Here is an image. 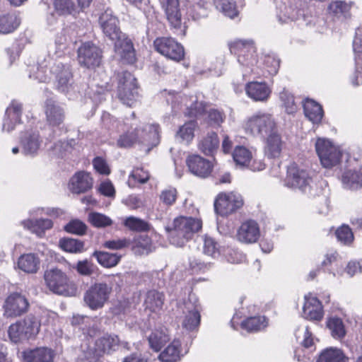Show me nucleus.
Instances as JSON below:
<instances>
[{"label": "nucleus", "mask_w": 362, "mask_h": 362, "mask_svg": "<svg viewBox=\"0 0 362 362\" xmlns=\"http://www.w3.org/2000/svg\"><path fill=\"white\" fill-rule=\"evenodd\" d=\"M53 4L60 15L71 14L75 11L74 4L71 0H53Z\"/></svg>", "instance_id": "nucleus-58"}, {"label": "nucleus", "mask_w": 362, "mask_h": 362, "mask_svg": "<svg viewBox=\"0 0 362 362\" xmlns=\"http://www.w3.org/2000/svg\"><path fill=\"white\" fill-rule=\"evenodd\" d=\"M137 142L151 147L157 146L159 143V126L147 124L135 128L134 131L128 130L119 136L117 144L119 148H129Z\"/></svg>", "instance_id": "nucleus-3"}, {"label": "nucleus", "mask_w": 362, "mask_h": 362, "mask_svg": "<svg viewBox=\"0 0 362 362\" xmlns=\"http://www.w3.org/2000/svg\"><path fill=\"white\" fill-rule=\"evenodd\" d=\"M149 173L142 168H134L130 174L127 183L131 187H134L137 183L144 184L149 180Z\"/></svg>", "instance_id": "nucleus-50"}, {"label": "nucleus", "mask_w": 362, "mask_h": 362, "mask_svg": "<svg viewBox=\"0 0 362 362\" xmlns=\"http://www.w3.org/2000/svg\"><path fill=\"white\" fill-rule=\"evenodd\" d=\"M209 122L211 125L219 126L225 119V115L216 109H211L208 111Z\"/></svg>", "instance_id": "nucleus-64"}, {"label": "nucleus", "mask_w": 362, "mask_h": 362, "mask_svg": "<svg viewBox=\"0 0 362 362\" xmlns=\"http://www.w3.org/2000/svg\"><path fill=\"white\" fill-rule=\"evenodd\" d=\"M20 25V20L14 14L0 16V33L7 34L13 32Z\"/></svg>", "instance_id": "nucleus-44"}, {"label": "nucleus", "mask_w": 362, "mask_h": 362, "mask_svg": "<svg viewBox=\"0 0 362 362\" xmlns=\"http://www.w3.org/2000/svg\"><path fill=\"white\" fill-rule=\"evenodd\" d=\"M353 49L355 54V60L358 64L362 61V28H358L353 42Z\"/></svg>", "instance_id": "nucleus-60"}, {"label": "nucleus", "mask_w": 362, "mask_h": 362, "mask_svg": "<svg viewBox=\"0 0 362 362\" xmlns=\"http://www.w3.org/2000/svg\"><path fill=\"white\" fill-rule=\"evenodd\" d=\"M303 316L310 320L320 321L323 317V310L320 301L316 298L305 296V303L303 308Z\"/></svg>", "instance_id": "nucleus-24"}, {"label": "nucleus", "mask_w": 362, "mask_h": 362, "mask_svg": "<svg viewBox=\"0 0 362 362\" xmlns=\"http://www.w3.org/2000/svg\"><path fill=\"white\" fill-rule=\"evenodd\" d=\"M42 142V139L37 131H28L21 139L23 153L29 156H35L37 153Z\"/></svg>", "instance_id": "nucleus-25"}, {"label": "nucleus", "mask_w": 362, "mask_h": 362, "mask_svg": "<svg viewBox=\"0 0 362 362\" xmlns=\"http://www.w3.org/2000/svg\"><path fill=\"white\" fill-rule=\"evenodd\" d=\"M64 228L67 233L82 235L86 233L87 227L81 221L74 219L69 221Z\"/></svg>", "instance_id": "nucleus-56"}, {"label": "nucleus", "mask_w": 362, "mask_h": 362, "mask_svg": "<svg viewBox=\"0 0 362 362\" xmlns=\"http://www.w3.org/2000/svg\"><path fill=\"white\" fill-rule=\"evenodd\" d=\"M305 117L313 124H319L323 117L322 106L313 100L307 99L303 104Z\"/></svg>", "instance_id": "nucleus-34"}, {"label": "nucleus", "mask_w": 362, "mask_h": 362, "mask_svg": "<svg viewBox=\"0 0 362 362\" xmlns=\"http://www.w3.org/2000/svg\"><path fill=\"white\" fill-rule=\"evenodd\" d=\"M219 145V139L215 132L209 133L199 144V148L206 156L212 155Z\"/></svg>", "instance_id": "nucleus-39"}, {"label": "nucleus", "mask_w": 362, "mask_h": 362, "mask_svg": "<svg viewBox=\"0 0 362 362\" xmlns=\"http://www.w3.org/2000/svg\"><path fill=\"white\" fill-rule=\"evenodd\" d=\"M22 356L25 362H52L54 351L50 348L42 346L25 350Z\"/></svg>", "instance_id": "nucleus-26"}, {"label": "nucleus", "mask_w": 362, "mask_h": 362, "mask_svg": "<svg viewBox=\"0 0 362 362\" xmlns=\"http://www.w3.org/2000/svg\"><path fill=\"white\" fill-rule=\"evenodd\" d=\"M98 350L103 353L109 354L115 351L119 346V339L116 335H105L98 339L95 342Z\"/></svg>", "instance_id": "nucleus-43"}, {"label": "nucleus", "mask_w": 362, "mask_h": 362, "mask_svg": "<svg viewBox=\"0 0 362 362\" xmlns=\"http://www.w3.org/2000/svg\"><path fill=\"white\" fill-rule=\"evenodd\" d=\"M182 356L181 341L174 339L160 352L158 358L161 362H178Z\"/></svg>", "instance_id": "nucleus-31"}, {"label": "nucleus", "mask_w": 362, "mask_h": 362, "mask_svg": "<svg viewBox=\"0 0 362 362\" xmlns=\"http://www.w3.org/2000/svg\"><path fill=\"white\" fill-rule=\"evenodd\" d=\"M216 8L226 16L233 18L238 15L235 2L233 0H213Z\"/></svg>", "instance_id": "nucleus-45"}, {"label": "nucleus", "mask_w": 362, "mask_h": 362, "mask_svg": "<svg viewBox=\"0 0 362 362\" xmlns=\"http://www.w3.org/2000/svg\"><path fill=\"white\" fill-rule=\"evenodd\" d=\"M112 291L111 284L106 282L94 283L84 292V304L91 310H100L108 302Z\"/></svg>", "instance_id": "nucleus-7"}, {"label": "nucleus", "mask_w": 362, "mask_h": 362, "mask_svg": "<svg viewBox=\"0 0 362 362\" xmlns=\"http://www.w3.org/2000/svg\"><path fill=\"white\" fill-rule=\"evenodd\" d=\"M279 98L288 114H293L297 110L294 97L288 90L284 89L279 93Z\"/></svg>", "instance_id": "nucleus-54"}, {"label": "nucleus", "mask_w": 362, "mask_h": 362, "mask_svg": "<svg viewBox=\"0 0 362 362\" xmlns=\"http://www.w3.org/2000/svg\"><path fill=\"white\" fill-rule=\"evenodd\" d=\"M230 50L237 55L238 62L243 67L245 74L253 73L261 75L258 71L257 55L252 41L236 40L230 44ZM262 75L266 76L264 72Z\"/></svg>", "instance_id": "nucleus-4"}, {"label": "nucleus", "mask_w": 362, "mask_h": 362, "mask_svg": "<svg viewBox=\"0 0 362 362\" xmlns=\"http://www.w3.org/2000/svg\"><path fill=\"white\" fill-rule=\"evenodd\" d=\"M40 259L33 253L22 255L18 260V268L25 273L34 274L40 268Z\"/></svg>", "instance_id": "nucleus-36"}, {"label": "nucleus", "mask_w": 362, "mask_h": 362, "mask_svg": "<svg viewBox=\"0 0 362 362\" xmlns=\"http://www.w3.org/2000/svg\"><path fill=\"white\" fill-rule=\"evenodd\" d=\"M59 246L66 252L78 253L83 250L84 244L82 241L76 239L63 238L59 240Z\"/></svg>", "instance_id": "nucleus-48"}, {"label": "nucleus", "mask_w": 362, "mask_h": 362, "mask_svg": "<svg viewBox=\"0 0 362 362\" xmlns=\"http://www.w3.org/2000/svg\"><path fill=\"white\" fill-rule=\"evenodd\" d=\"M259 235V225L253 220H247L242 223L236 235L240 242L247 244L256 243Z\"/></svg>", "instance_id": "nucleus-20"}, {"label": "nucleus", "mask_w": 362, "mask_h": 362, "mask_svg": "<svg viewBox=\"0 0 362 362\" xmlns=\"http://www.w3.org/2000/svg\"><path fill=\"white\" fill-rule=\"evenodd\" d=\"M169 341L170 337L168 332L164 330L156 329L148 337L150 346L155 351H159Z\"/></svg>", "instance_id": "nucleus-42"}, {"label": "nucleus", "mask_w": 362, "mask_h": 362, "mask_svg": "<svg viewBox=\"0 0 362 362\" xmlns=\"http://www.w3.org/2000/svg\"><path fill=\"white\" fill-rule=\"evenodd\" d=\"M93 186V180L89 173L78 172L70 180L69 189L75 194L84 193Z\"/></svg>", "instance_id": "nucleus-29"}, {"label": "nucleus", "mask_w": 362, "mask_h": 362, "mask_svg": "<svg viewBox=\"0 0 362 362\" xmlns=\"http://www.w3.org/2000/svg\"><path fill=\"white\" fill-rule=\"evenodd\" d=\"M165 300V296L163 293L156 290H151L146 293L144 300V306L146 310L152 313H157L162 310Z\"/></svg>", "instance_id": "nucleus-35"}, {"label": "nucleus", "mask_w": 362, "mask_h": 362, "mask_svg": "<svg viewBox=\"0 0 362 362\" xmlns=\"http://www.w3.org/2000/svg\"><path fill=\"white\" fill-rule=\"evenodd\" d=\"M268 325L264 316L250 317L241 323V327L249 332H258L265 328Z\"/></svg>", "instance_id": "nucleus-40"}, {"label": "nucleus", "mask_w": 362, "mask_h": 362, "mask_svg": "<svg viewBox=\"0 0 362 362\" xmlns=\"http://www.w3.org/2000/svg\"><path fill=\"white\" fill-rule=\"evenodd\" d=\"M327 327L334 338H342L345 335V329L342 320L338 317L330 318Z\"/></svg>", "instance_id": "nucleus-53"}, {"label": "nucleus", "mask_w": 362, "mask_h": 362, "mask_svg": "<svg viewBox=\"0 0 362 362\" xmlns=\"http://www.w3.org/2000/svg\"><path fill=\"white\" fill-rule=\"evenodd\" d=\"M22 105L16 101H13L6 108L3 119L2 131L11 132L16 126L21 123L22 115Z\"/></svg>", "instance_id": "nucleus-21"}, {"label": "nucleus", "mask_w": 362, "mask_h": 362, "mask_svg": "<svg viewBox=\"0 0 362 362\" xmlns=\"http://www.w3.org/2000/svg\"><path fill=\"white\" fill-rule=\"evenodd\" d=\"M130 244L131 240L122 238L105 241L103 245L105 247L110 250H121L129 247Z\"/></svg>", "instance_id": "nucleus-63"}, {"label": "nucleus", "mask_w": 362, "mask_h": 362, "mask_svg": "<svg viewBox=\"0 0 362 362\" xmlns=\"http://www.w3.org/2000/svg\"><path fill=\"white\" fill-rule=\"evenodd\" d=\"M46 119L48 124L52 128H57L61 134L64 131L65 113L62 107L52 100H47L45 109Z\"/></svg>", "instance_id": "nucleus-18"}, {"label": "nucleus", "mask_w": 362, "mask_h": 362, "mask_svg": "<svg viewBox=\"0 0 362 362\" xmlns=\"http://www.w3.org/2000/svg\"><path fill=\"white\" fill-rule=\"evenodd\" d=\"M338 241L344 245H349L354 240V235L348 226L339 227L335 232Z\"/></svg>", "instance_id": "nucleus-57"}, {"label": "nucleus", "mask_w": 362, "mask_h": 362, "mask_svg": "<svg viewBox=\"0 0 362 362\" xmlns=\"http://www.w3.org/2000/svg\"><path fill=\"white\" fill-rule=\"evenodd\" d=\"M88 219L91 225L96 228H104L112 223L110 217L98 212H90Z\"/></svg>", "instance_id": "nucleus-52"}, {"label": "nucleus", "mask_w": 362, "mask_h": 362, "mask_svg": "<svg viewBox=\"0 0 362 362\" xmlns=\"http://www.w3.org/2000/svg\"><path fill=\"white\" fill-rule=\"evenodd\" d=\"M186 163L189 171L193 175L202 178L207 177L212 172L214 167L210 160L199 155L188 156Z\"/></svg>", "instance_id": "nucleus-17"}, {"label": "nucleus", "mask_w": 362, "mask_h": 362, "mask_svg": "<svg viewBox=\"0 0 362 362\" xmlns=\"http://www.w3.org/2000/svg\"><path fill=\"white\" fill-rule=\"evenodd\" d=\"M263 65L268 75L274 76L279 71L280 59L274 53H268L264 55Z\"/></svg>", "instance_id": "nucleus-47"}, {"label": "nucleus", "mask_w": 362, "mask_h": 362, "mask_svg": "<svg viewBox=\"0 0 362 362\" xmlns=\"http://www.w3.org/2000/svg\"><path fill=\"white\" fill-rule=\"evenodd\" d=\"M8 334L10 340L15 344L27 340L23 329L18 321L9 326Z\"/></svg>", "instance_id": "nucleus-51"}, {"label": "nucleus", "mask_w": 362, "mask_h": 362, "mask_svg": "<svg viewBox=\"0 0 362 362\" xmlns=\"http://www.w3.org/2000/svg\"><path fill=\"white\" fill-rule=\"evenodd\" d=\"M203 240V250L204 254L209 256L214 257L216 254L218 253L217 243L212 238L208 235H204Z\"/></svg>", "instance_id": "nucleus-61"}, {"label": "nucleus", "mask_w": 362, "mask_h": 362, "mask_svg": "<svg viewBox=\"0 0 362 362\" xmlns=\"http://www.w3.org/2000/svg\"><path fill=\"white\" fill-rule=\"evenodd\" d=\"M115 50L121 60L127 64H134L136 62L135 50L132 41L126 37H120L119 40L113 41Z\"/></svg>", "instance_id": "nucleus-23"}, {"label": "nucleus", "mask_w": 362, "mask_h": 362, "mask_svg": "<svg viewBox=\"0 0 362 362\" xmlns=\"http://www.w3.org/2000/svg\"><path fill=\"white\" fill-rule=\"evenodd\" d=\"M44 279L47 288L54 293L65 296H74L76 294V285L69 280L65 272L58 268L46 270Z\"/></svg>", "instance_id": "nucleus-6"}, {"label": "nucleus", "mask_w": 362, "mask_h": 362, "mask_svg": "<svg viewBox=\"0 0 362 362\" xmlns=\"http://www.w3.org/2000/svg\"><path fill=\"white\" fill-rule=\"evenodd\" d=\"M73 268L83 276H89L94 272L93 264L88 259L78 261Z\"/></svg>", "instance_id": "nucleus-62"}, {"label": "nucleus", "mask_w": 362, "mask_h": 362, "mask_svg": "<svg viewBox=\"0 0 362 362\" xmlns=\"http://www.w3.org/2000/svg\"><path fill=\"white\" fill-rule=\"evenodd\" d=\"M168 21L175 28L182 25V13L179 0H159Z\"/></svg>", "instance_id": "nucleus-19"}, {"label": "nucleus", "mask_w": 362, "mask_h": 362, "mask_svg": "<svg viewBox=\"0 0 362 362\" xmlns=\"http://www.w3.org/2000/svg\"><path fill=\"white\" fill-rule=\"evenodd\" d=\"M344 188L357 189L362 187V168L346 170L341 177Z\"/></svg>", "instance_id": "nucleus-33"}, {"label": "nucleus", "mask_w": 362, "mask_h": 362, "mask_svg": "<svg viewBox=\"0 0 362 362\" xmlns=\"http://www.w3.org/2000/svg\"><path fill=\"white\" fill-rule=\"evenodd\" d=\"M317 362H349V360L341 349L330 347L321 352Z\"/></svg>", "instance_id": "nucleus-37"}, {"label": "nucleus", "mask_w": 362, "mask_h": 362, "mask_svg": "<svg viewBox=\"0 0 362 362\" xmlns=\"http://www.w3.org/2000/svg\"><path fill=\"white\" fill-rule=\"evenodd\" d=\"M351 4L344 1H332L327 7L328 15L333 21H344L351 16Z\"/></svg>", "instance_id": "nucleus-28"}, {"label": "nucleus", "mask_w": 362, "mask_h": 362, "mask_svg": "<svg viewBox=\"0 0 362 362\" xmlns=\"http://www.w3.org/2000/svg\"><path fill=\"white\" fill-rule=\"evenodd\" d=\"M99 24L104 35L110 40H119L122 33L119 27V21L111 10H106L99 17Z\"/></svg>", "instance_id": "nucleus-16"}, {"label": "nucleus", "mask_w": 362, "mask_h": 362, "mask_svg": "<svg viewBox=\"0 0 362 362\" xmlns=\"http://www.w3.org/2000/svg\"><path fill=\"white\" fill-rule=\"evenodd\" d=\"M196 127V123L194 121H189L185 123L179 129L177 136L180 137L182 141L187 143L191 141L194 138V131Z\"/></svg>", "instance_id": "nucleus-55"}, {"label": "nucleus", "mask_w": 362, "mask_h": 362, "mask_svg": "<svg viewBox=\"0 0 362 362\" xmlns=\"http://www.w3.org/2000/svg\"><path fill=\"white\" fill-rule=\"evenodd\" d=\"M117 96L127 106H132L139 99L138 87L134 76L129 71L118 74Z\"/></svg>", "instance_id": "nucleus-8"}, {"label": "nucleus", "mask_w": 362, "mask_h": 362, "mask_svg": "<svg viewBox=\"0 0 362 362\" xmlns=\"http://www.w3.org/2000/svg\"><path fill=\"white\" fill-rule=\"evenodd\" d=\"M29 303L27 298L19 293H13L5 300L4 315L6 317H16L27 312Z\"/></svg>", "instance_id": "nucleus-15"}, {"label": "nucleus", "mask_w": 362, "mask_h": 362, "mask_svg": "<svg viewBox=\"0 0 362 362\" xmlns=\"http://www.w3.org/2000/svg\"><path fill=\"white\" fill-rule=\"evenodd\" d=\"M285 185L291 188L298 189L309 197H315L322 192V182L318 185L309 173L299 168L296 164L288 167Z\"/></svg>", "instance_id": "nucleus-2"}, {"label": "nucleus", "mask_w": 362, "mask_h": 362, "mask_svg": "<svg viewBox=\"0 0 362 362\" xmlns=\"http://www.w3.org/2000/svg\"><path fill=\"white\" fill-rule=\"evenodd\" d=\"M132 250L136 255H148L154 250L151 239L147 235H139L131 240Z\"/></svg>", "instance_id": "nucleus-32"}, {"label": "nucleus", "mask_w": 362, "mask_h": 362, "mask_svg": "<svg viewBox=\"0 0 362 362\" xmlns=\"http://www.w3.org/2000/svg\"><path fill=\"white\" fill-rule=\"evenodd\" d=\"M264 153L269 158H279L281 155L283 141L278 129L266 136Z\"/></svg>", "instance_id": "nucleus-30"}, {"label": "nucleus", "mask_w": 362, "mask_h": 362, "mask_svg": "<svg viewBox=\"0 0 362 362\" xmlns=\"http://www.w3.org/2000/svg\"><path fill=\"white\" fill-rule=\"evenodd\" d=\"M179 310L183 315L182 325L187 330H194L200 323L201 305L197 296L194 293H189L187 300H185L179 304Z\"/></svg>", "instance_id": "nucleus-9"}, {"label": "nucleus", "mask_w": 362, "mask_h": 362, "mask_svg": "<svg viewBox=\"0 0 362 362\" xmlns=\"http://www.w3.org/2000/svg\"><path fill=\"white\" fill-rule=\"evenodd\" d=\"M233 158L237 165L243 167L249 165L252 155L251 151L245 146H238L234 149Z\"/></svg>", "instance_id": "nucleus-46"}, {"label": "nucleus", "mask_w": 362, "mask_h": 362, "mask_svg": "<svg viewBox=\"0 0 362 362\" xmlns=\"http://www.w3.org/2000/svg\"><path fill=\"white\" fill-rule=\"evenodd\" d=\"M177 196V189L169 187L161 191L159 198L160 202L165 206H172L175 204Z\"/></svg>", "instance_id": "nucleus-59"}, {"label": "nucleus", "mask_w": 362, "mask_h": 362, "mask_svg": "<svg viewBox=\"0 0 362 362\" xmlns=\"http://www.w3.org/2000/svg\"><path fill=\"white\" fill-rule=\"evenodd\" d=\"M23 226L36 235L38 238H43L47 230L53 228L54 223L50 218L27 219L21 222Z\"/></svg>", "instance_id": "nucleus-27"}, {"label": "nucleus", "mask_w": 362, "mask_h": 362, "mask_svg": "<svg viewBox=\"0 0 362 362\" xmlns=\"http://www.w3.org/2000/svg\"><path fill=\"white\" fill-rule=\"evenodd\" d=\"M18 322L23 329L27 340L34 338L38 334L40 323L35 316L28 315Z\"/></svg>", "instance_id": "nucleus-38"}, {"label": "nucleus", "mask_w": 362, "mask_h": 362, "mask_svg": "<svg viewBox=\"0 0 362 362\" xmlns=\"http://www.w3.org/2000/svg\"><path fill=\"white\" fill-rule=\"evenodd\" d=\"M243 129L247 134L265 139L267 135L277 130L278 127L272 114L259 111L247 118Z\"/></svg>", "instance_id": "nucleus-5"}, {"label": "nucleus", "mask_w": 362, "mask_h": 362, "mask_svg": "<svg viewBox=\"0 0 362 362\" xmlns=\"http://www.w3.org/2000/svg\"><path fill=\"white\" fill-rule=\"evenodd\" d=\"M93 257L96 258L100 265L108 268L116 266L121 259V256L117 253L102 251H95L93 253Z\"/></svg>", "instance_id": "nucleus-41"}, {"label": "nucleus", "mask_w": 362, "mask_h": 362, "mask_svg": "<svg viewBox=\"0 0 362 362\" xmlns=\"http://www.w3.org/2000/svg\"><path fill=\"white\" fill-rule=\"evenodd\" d=\"M243 205L242 196L236 192L220 193L214 202L215 211L222 216L234 213Z\"/></svg>", "instance_id": "nucleus-13"}, {"label": "nucleus", "mask_w": 362, "mask_h": 362, "mask_svg": "<svg viewBox=\"0 0 362 362\" xmlns=\"http://www.w3.org/2000/svg\"><path fill=\"white\" fill-rule=\"evenodd\" d=\"M124 225L129 230L137 232L148 231L151 228L148 222L134 216L127 217Z\"/></svg>", "instance_id": "nucleus-49"}, {"label": "nucleus", "mask_w": 362, "mask_h": 362, "mask_svg": "<svg viewBox=\"0 0 362 362\" xmlns=\"http://www.w3.org/2000/svg\"><path fill=\"white\" fill-rule=\"evenodd\" d=\"M315 150L323 167L329 168L338 164L341 158L340 149L326 139L318 138Z\"/></svg>", "instance_id": "nucleus-10"}, {"label": "nucleus", "mask_w": 362, "mask_h": 362, "mask_svg": "<svg viewBox=\"0 0 362 362\" xmlns=\"http://www.w3.org/2000/svg\"><path fill=\"white\" fill-rule=\"evenodd\" d=\"M50 73L54 76L55 87L59 92L67 94L74 90L73 74L69 65L56 62Z\"/></svg>", "instance_id": "nucleus-12"}, {"label": "nucleus", "mask_w": 362, "mask_h": 362, "mask_svg": "<svg viewBox=\"0 0 362 362\" xmlns=\"http://www.w3.org/2000/svg\"><path fill=\"white\" fill-rule=\"evenodd\" d=\"M101 49L91 42L83 43L78 49V61L81 66L94 69L100 64Z\"/></svg>", "instance_id": "nucleus-14"}, {"label": "nucleus", "mask_w": 362, "mask_h": 362, "mask_svg": "<svg viewBox=\"0 0 362 362\" xmlns=\"http://www.w3.org/2000/svg\"><path fill=\"white\" fill-rule=\"evenodd\" d=\"M201 228L200 220L185 216L175 218L172 226L165 227L170 243L177 247L184 246Z\"/></svg>", "instance_id": "nucleus-1"}, {"label": "nucleus", "mask_w": 362, "mask_h": 362, "mask_svg": "<svg viewBox=\"0 0 362 362\" xmlns=\"http://www.w3.org/2000/svg\"><path fill=\"white\" fill-rule=\"evenodd\" d=\"M153 46L158 53L173 61L180 62L184 59V47L173 37H157L153 42Z\"/></svg>", "instance_id": "nucleus-11"}, {"label": "nucleus", "mask_w": 362, "mask_h": 362, "mask_svg": "<svg viewBox=\"0 0 362 362\" xmlns=\"http://www.w3.org/2000/svg\"><path fill=\"white\" fill-rule=\"evenodd\" d=\"M247 95L254 101H267L272 93L271 88L265 82L251 81L246 84Z\"/></svg>", "instance_id": "nucleus-22"}]
</instances>
